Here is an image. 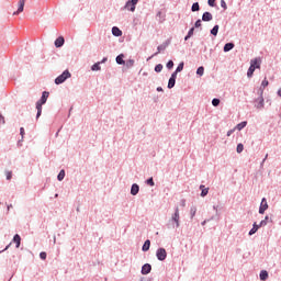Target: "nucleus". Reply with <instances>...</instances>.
Listing matches in <instances>:
<instances>
[{
    "mask_svg": "<svg viewBox=\"0 0 281 281\" xmlns=\"http://www.w3.org/2000/svg\"><path fill=\"white\" fill-rule=\"evenodd\" d=\"M47 98H49V92L44 91L42 93L41 100H38L36 102V110H37L36 120H38V117H41V114L43 113V104H45L47 102Z\"/></svg>",
    "mask_w": 281,
    "mask_h": 281,
    "instance_id": "f257e3e1",
    "label": "nucleus"
},
{
    "mask_svg": "<svg viewBox=\"0 0 281 281\" xmlns=\"http://www.w3.org/2000/svg\"><path fill=\"white\" fill-rule=\"evenodd\" d=\"M262 63V60H260V58H255L250 60V67L247 71V77L251 78V76H254V71H256V69H260V64Z\"/></svg>",
    "mask_w": 281,
    "mask_h": 281,
    "instance_id": "f03ea898",
    "label": "nucleus"
},
{
    "mask_svg": "<svg viewBox=\"0 0 281 281\" xmlns=\"http://www.w3.org/2000/svg\"><path fill=\"white\" fill-rule=\"evenodd\" d=\"M68 78H71V72H69V70H65L55 79V85H63V82H65V80Z\"/></svg>",
    "mask_w": 281,
    "mask_h": 281,
    "instance_id": "7ed1b4c3",
    "label": "nucleus"
},
{
    "mask_svg": "<svg viewBox=\"0 0 281 281\" xmlns=\"http://www.w3.org/2000/svg\"><path fill=\"white\" fill-rule=\"evenodd\" d=\"M156 256H157L158 260L164 261L168 257V252H166V250L164 248H159L156 251Z\"/></svg>",
    "mask_w": 281,
    "mask_h": 281,
    "instance_id": "20e7f679",
    "label": "nucleus"
},
{
    "mask_svg": "<svg viewBox=\"0 0 281 281\" xmlns=\"http://www.w3.org/2000/svg\"><path fill=\"white\" fill-rule=\"evenodd\" d=\"M267 210H269V204L267 203V199L263 198L261 200V204H260V207H259V214H265V212H267Z\"/></svg>",
    "mask_w": 281,
    "mask_h": 281,
    "instance_id": "39448f33",
    "label": "nucleus"
},
{
    "mask_svg": "<svg viewBox=\"0 0 281 281\" xmlns=\"http://www.w3.org/2000/svg\"><path fill=\"white\" fill-rule=\"evenodd\" d=\"M139 0H131L127 1V3L125 4L126 10H130L131 12H135V5H137Z\"/></svg>",
    "mask_w": 281,
    "mask_h": 281,
    "instance_id": "423d86ee",
    "label": "nucleus"
},
{
    "mask_svg": "<svg viewBox=\"0 0 281 281\" xmlns=\"http://www.w3.org/2000/svg\"><path fill=\"white\" fill-rule=\"evenodd\" d=\"M25 8V0H19L18 2V10L13 12L14 15L21 14Z\"/></svg>",
    "mask_w": 281,
    "mask_h": 281,
    "instance_id": "0eeeda50",
    "label": "nucleus"
},
{
    "mask_svg": "<svg viewBox=\"0 0 281 281\" xmlns=\"http://www.w3.org/2000/svg\"><path fill=\"white\" fill-rule=\"evenodd\" d=\"M150 271H153V266H150V263H145L142 267V274L143 276H148V273H150Z\"/></svg>",
    "mask_w": 281,
    "mask_h": 281,
    "instance_id": "6e6552de",
    "label": "nucleus"
},
{
    "mask_svg": "<svg viewBox=\"0 0 281 281\" xmlns=\"http://www.w3.org/2000/svg\"><path fill=\"white\" fill-rule=\"evenodd\" d=\"M171 218L176 223V227H179V218H180L179 207L176 209V212H175V214L172 215Z\"/></svg>",
    "mask_w": 281,
    "mask_h": 281,
    "instance_id": "1a4fd4ad",
    "label": "nucleus"
},
{
    "mask_svg": "<svg viewBox=\"0 0 281 281\" xmlns=\"http://www.w3.org/2000/svg\"><path fill=\"white\" fill-rule=\"evenodd\" d=\"M65 45V37L59 36L55 41V47H63Z\"/></svg>",
    "mask_w": 281,
    "mask_h": 281,
    "instance_id": "9d476101",
    "label": "nucleus"
},
{
    "mask_svg": "<svg viewBox=\"0 0 281 281\" xmlns=\"http://www.w3.org/2000/svg\"><path fill=\"white\" fill-rule=\"evenodd\" d=\"M212 19H213L212 13H210L207 11L204 12L203 15H202V21L207 22V21H212Z\"/></svg>",
    "mask_w": 281,
    "mask_h": 281,
    "instance_id": "9b49d317",
    "label": "nucleus"
},
{
    "mask_svg": "<svg viewBox=\"0 0 281 281\" xmlns=\"http://www.w3.org/2000/svg\"><path fill=\"white\" fill-rule=\"evenodd\" d=\"M138 192H139V186H137V184H133L132 186V189H131V194L133 195V196H135V195H137L138 194Z\"/></svg>",
    "mask_w": 281,
    "mask_h": 281,
    "instance_id": "f8f14e48",
    "label": "nucleus"
},
{
    "mask_svg": "<svg viewBox=\"0 0 281 281\" xmlns=\"http://www.w3.org/2000/svg\"><path fill=\"white\" fill-rule=\"evenodd\" d=\"M13 243H15L16 249L21 247V236L19 234L14 235Z\"/></svg>",
    "mask_w": 281,
    "mask_h": 281,
    "instance_id": "ddd939ff",
    "label": "nucleus"
},
{
    "mask_svg": "<svg viewBox=\"0 0 281 281\" xmlns=\"http://www.w3.org/2000/svg\"><path fill=\"white\" fill-rule=\"evenodd\" d=\"M113 36H122V31L117 26L112 27Z\"/></svg>",
    "mask_w": 281,
    "mask_h": 281,
    "instance_id": "4468645a",
    "label": "nucleus"
},
{
    "mask_svg": "<svg viewBox=\"0 0 281 281\" xmlns=\"http://www.w3.org/2000/svg\"><path fill=\"white\" fill-rule=\"evenodd\" d=\"M200 190H202L201 196H207V193L210 192L209 188H205V186L201 184Z\"/></svg>",
    "mask_w": 281,
    "mask_h": 281,
    "instance_id": "2eb2a0df",
    "label": "nucleus"
},
{
    "mask_svg": "<svg viewBox=\"0 0 281 281\" xmlns=\"http://www.w3.org/2000/svg\"><path fill=\"white\" fill-rule=\"evenodd\" d=\"M258 229H260V225H258V224H254L252 225V228L250 229V232H249V236H254V234H256V232H258Z\"/></svg>",
    "mask_w": 281,
    "mask_h": 281,
    "instance_id": "dca6fc26",
    "label": "nucleus"
},
{
    "mask_svg": "<svg viewBox=\"0 0 281 281\" xmlns=\"http://www.w3.org/2000/svg\"><path fill=\"white\" fill-rule=\"evenodd\" d=\"M260 280L265 281L267 278H269V272L267 270H262L259 274Z\"/></svg>",
    "mask_w": 281,
    "mask_h": 281,
    "instance_id": "f3484780",
    "label": "nucleus"
},
{
    "mask_svg": "<svg viewBox=\"0 0 281 281\" xmlns=\"http://www.w3.org/2000/svg\"><path fill=\"white\" fill-rule=\"evenodd\" d=\"M148 249H150V239H147L142 248L143 251H148Z\"/></svg>",
    "mask_w": 281,
    "mask_h": 281,
    "instance_id": "a211bd4d",
    "label": "nucleus"
},
{
    "mask_svg": "<svg viewBox=\"0 0 281 281\" xmlns=\"http://www.w3.org/2000/svg\"><path fill=\"white\" fill-rule=\"evenodd\" d=\"M116 63H117V65H125V63L126 61H124V55H119L117 57H116Z\"/></svg>",
    "mask_w": 281,
    "mask_h": 281,
    "instance_id": "6ab92c4d",
    "label": "nucleus"
},
{
    "mask_svg": "<svg viewBox=\"0 0 281 281\" xmlns=\"http://www.w3.org/2000/svg\"><path fill=\"white\" fill-rule=\"evenodd\" d=\"M245 126H247V121H244V122L237 124L235 130L243 131V128H245Z\"/></svg>",
    "mask_w": 281,
    "mask_h": 281,
    "instance_id": "aec40b11",
    "label": "nucleus"
},
{
    "mask_svg": "<svg viewBox=\"0 0 281 281\" xmlns=\"http://www.w3.org/2000/svg\"><path fill=\"white\" fill-rule=\"evenodd\" d=\"M233 47H234V43H227L224 46V52H232Z\"/></svg>",
    "mask_w": 281,
    "mask_h": 281,
    "instance_id": "412c9836",
    "label": "nucleus"
},
{
    "mask_svg": "<svg viewBox=\"0 0 281 281\" xmlns=\"http://www.w3.org/2000/svg\"><path fill=\"white\" fill-rule=\"evenodd\" d=\"M191 10H192V12H199V10H200L199 2L193 3L191 7Z\"/></svg>",
    "mask_w": 281,
    "mask_h": 281,
    "instance_id": "4be33fe9",
    "label": "nucleus"
},
{
    "mask_svg": "<svg viewBox=\"0 0 281 281\" xmlns=\"http://www.w3.org/2000/svg\"><path fill=\"white\" fill-rule=\"evenodd\" d=\"M57 179H58V181H63V179H65V170H60L59 171V173H58V176H57Z\"/></svg>",
    "mask_w": 281,
    "mask_h": 281,
    "instance_id": "5701e85b",
    "label": "nucleus"
},
{
    "mask_svg": "<svg viewBox=\"0 0 281 281\" xmlns=\"http://www.w3.org/2000/svg\"><path fill=\"white\" fill-rule=\"evenodd\" d=\"M211 34H212L213 36H217V34H218V25H215V26L211 30Z\"/></svg>",
    "mask_w": 281,
    "mask_h": 281,
    "instance_id": "b1692460",
    "label": "nucleus"
},
{
    "mask_svg": "<svg viewBox=\"0 0 281 281\" xmlns=\"http://www.w3.org/2000/svg\"><path fill=\"white\" fill-rule=\"evenodd\" d=\"M167 45H159L157 47L158 52L155 54V56H157V54H161V52H164L166 49Z\"/></svg>",
    "mask_w": 281,
    "mask_h": 281,
    "instance_id": "393cba45",
    "label": "nucleus"
},
{
    "mask_svg": "<svg viewBox=\"0 0 281 281\" xmlns=\"http://www.w3.org/2000/svg\"><path fill=\"white\" fill-rule=\"evenodd\" d=\"M100 69H101L100 63H97V64L92 65V67H91L92 71H100Z\"/></svg>",
    "mask_w": 281,
    "mask_h": 281,
    "instance_id": "a878e982",
    "label": "nucleus"
},
{
    "mask_svg": "<svg viewBox=\"0 0 281 281\" xmlns=\"http://www.w3.org/2000/svg\"><path fill=\"white\" fill-rule=\"evenodd\" d=\"M176 82H177L176 79H169L168 89H172L175 87Z\"/></svg>",
    "mask_w": 281,
    "mask_h": 281,
    "instance_id": "bb28decb",
    "label": "nucleus"
},
{
    "mask_svg": "<svg viewBox=\"0 0 281 281\" xmlns=\"http://www.w3.org/2000/svg\"><path fill=\"white\" fill-rule=\"evenodd\" d=\"M194 34V27L190 29L188 32V35L184 37V41H188V38H191V36Z\"/></svg>",
    "mask_w": 281,
    "mask_h": 281,
    "instance_id": "cd10ccee",
    "label": "nucleus"
},
{
    "mask_svg": "<svg viewBox=\"0 0 281 281\" xmlns=\"http://www.w3.org/2000/svg\"><path fill=\"white\" fill-rule=\"evenodd\" d=\"M236 150H237L238 154H240V153H243V150H245V146H244L241 143H239V144L237 145Z\"/></svg>",
    "mask_w": 281,
    "mask_h": 281,
    "instance_id": "c85d7f7f",
    "label": "nucleus"
},
{
    "mask_svg": "<svg viewBox=\"0 0 281 281\" xmlns=\"http://www.w3.org/2000/svg\"><path fill=\"white\" fill-rule=\"evenodd\" d=\"M164 69V65H161V64H158V65H156V67H155V71L157 72V74H160V71Z\"/></svg>",
    "mask_w": 281,
    "mask_h": 281,
    "instance_id": "c756f323",
    "label": "nucleus"
},
{
    "mask_svg": "<svg viewBox=\"0 0 281 281\" xmlns=\"http://www.w3.org/2000/svg\"><path fill=\"white\" fill-rule=\"evenodd\" d=\"M204 71H205V68H203V66H200L196 70V74L198 76H203Z\"/></svg>",
    "mask_w": 281,
    "mask_h": 281,
    "instance_id": "7c9ffc66",
    "label": "nucleus"
},
{
    "mask_svg": "<svg viewBox=\"0 0 281 281\" xmlns=\"http://www.w3.org/2000/svg\"><path fill=\"white\" fill-rule=\"evenodd\" d=\"M266 87H269V80H267V78H265L261 82V88H266Z\"/></svg>",
    "mask_w": 281,
    "mask_h": 281,
    "instance_id": "2f4dec72",
    "label": "nucleus"
},
{
    "mask_svg": "<svg viewBox=\"0 0 281 281\" xmlns=\"http://www.w3.org/2000/svg\"><path fill=\"white\" fill-rule=\"evenodd\" d=\"M190 214H191V218H193V216H196V207L195 206L191 207Z\"/></svg>",
    "mask_w": 281,
    "mask_h": 281,
    "instance_id": "473e14b6",
    "label": "nucleus"
},
{
    "mask_svg": "<svg viewBox=\"0 0 281 281\" xmlns=\"http://www.w3.org/2000/svg\"><path fill=\"white\" fill-rule=\"evenodd\" d=\"M212 104H213V106H218L221 104V100L220 99H213Z\"/></svg>",
    "mask_w": 281,
    "mask_h": 281,
    "instance_id": "72a5a7b5",
    "label": "nucleus"
},
{
    "mask_svg": "<svg viewBox=\"0 0 281 281\" xmlns=\"http://www.w3.org/2000/svg\"><path fill=\"white\" fill-rule=\"evenodd\" d=\"M173 67H175V61L169 60V61L167 63V69H172Z\"/></svg>",
    "mask_w": 281,
    "mask_h": 281,
    "instance_id": "f704fd0d",
    "label": "nucleus"
},
{
    "mask_svg": "<svg viewBox=\"0 0 281 281\" xmlns=\"http://www.w3.org/2000/svg\"><path fill=\"white\" fill-rule=\"evenodd\" d=\"M176 71L179 74L181 71H183V63H180L176 69Z\"/></svg>",
    "mask_w": 281,
    "mask_h": 281,
    "instance_id": "c9c22d12",
    "label": "nucleus"
},
{
    "mask_svg": "<svg viewBox=\"0 0 281 281\" xmlns=\"http://www.w3.org/2000/svg\"><path fill=\"white\" fill-rule=\"evenodd\" d=\"M40 258H41L42 260H47V252H41V254H40Z\"/></svg>",
    "mask_w": 281,
    "mask_h": 281,
    "instance_id": "e433bc0d",
    "label": "nucleus"
},
{
    "mask_svg": "<svg viewBox=\"0 0 281 281\" xmlns=\"http://www.w3.org/2000/svg\"><path fill=\"white\" fill-rule=\"evenodd\" d=\"M207 3L211 8H214V5H216V0H209Z\"/></svg>",
    "mask_w": 281,
    "mask_h": 281,
    "instance_id": "4c0bfd02",
    "label": "nucleus"
},
{
    "mask_svg": "<svg viewBox=\"0 0 281 281\" xmlns=\"http://www.w3.org/2000/svg\"><path fill=\"white\" fill-rule=\"evenodd\" d=\"M221 7H222L224 10H227V3L225 2V0H221Z\"/></svg>",
    "mask_w": 281,
    "mask_h": 281,
    "instance_id": "58836bf2",
    "label": "nucleus"
},
{
    "mask_svg": "<svg viewBox=\"0 0 281 281\" xmlns=\"http://www.w3.org/2000/svg\"><path fill=\"white\" fill-rule=\"evenodd\" d=\"M5 176H7L8 181H10V179H12V171H7Z\"/></svg>",
    "mask_w": 281,
    "mask_h": 281,
    "instance_id": "ea45409f",
    "label": "nucleus"
},
{
    "mask_svg": "<svg viewBox=\"0 0 281 281\" xmlns=\"http://www.w3.org/2000/svg\"><path fill=\"white\" fill-rule=\"evenodd\" d=\"M147 186H155V181L153 180V178H149L148 180H147Z\"/></svg>",
    "mask_w": 281,
    "mask_h": 281,
    "instance_id": "a19ab883",
    "label": "nucleus"
},
{
    "mask_svg": "<svg viewBox=\"0 0 281 281\" xmlns=\"http://www.w3.org/2000/svg\"><path fill=\"white\" fill-rule=\"evenodd\" d=\"M178 74H179L178 71H175V72L171 75L170 79H171V80H177V75H178Z\"/></svg>",
    "mask_w": 281,
    "mask_h": 281,
    "instance_id": "79ce46f5",
    "label": "nucleus"
},
{
    "mask_svg": "<svg viewBox=\"0 0 281 281\" xmlns=\"http://www.w3.org/2000/svg\"><path fill=\"white\" fill-rule=\"evenodd\" d=\"M0 124H5V117L0 113Z\"/></svg>",
    "mask_w": 281,
    "mask_h": 281,
    "instance_id": "37998d69",
    "label": "nucleus"
},
{
    "mask_svg": "<svg viewBox=\"0 0 281 281\" xmlns=\"http://www.w3.org/2000/svg\"><path fill=\"white\" fill-rule=\"evenodd\" d=\"M267 225V220H262L259 224V227H265Z\"/></svg>",
    "mask_w": 281,
    "mask_h": 281,
    "instance_id": "c03bdc74",
    "label": "nucleus"
},
{
    "mask_svg": "<svg viewBox=\"0 0 281 281\" xmlns=\"http://www.w3.org/2000/svg\"><path fill=\"white\" fill-rule=\"evenodd\" d=\"M234 131H236V127H235V128H233V130H229V131L227 132V137H231V136H232V134L234 133Z\"/></svg>",
    "mask_w": 281,
    "mask_h": 281,
    "instance_id": "a18cd8bd",
    "label": "nucleus"
},
{
    "mask_svg": "<svg viewBox=\"0 0 281 281\" xmlns=\"http://www.w3.org/2000/svg\"><path fill=\"white\" fill-rule=\"evenodd\" d=\"M20 135L23 137L25 135V128L21 127L20 128Z\"/></svg>",
    "mask_w": 281,
    "mask_h": 281,
    "instance_id": "49530a36",
    "label": "nucleus"
},
{
    "mask_svg": "<svg viewBox=\"0 0 281 281\" xmlns=\"http://www.w3.org/2000/svg\"><path fill=\"white\" fill-rule=\"evenodd\" d=\"M195 27H201V20H198V21L195 22Z\"/></svg>",
    "mask_w": 281,
    "mask_h": 281,
    "instance_id": "de8ad7c7",
    "label": "nucleus"
},
{
    "mask_svg": "<svg viewBox=\"0 0 281 281\" xmlns=\"http://www.w3.org/2000/svg\"><path fill=\"white\" fill-rule=\"evenodd\" d=\"M157 91H164V88L162 87H158Z\"/></svg>",
    "mask_w": 281,
    "mask_h": 281,
    "instance_id": "09e8293b",
    "label": "nucleus"
},
{
    "mask_svg": "<svg viewBox=\"0 0 281 281\" xmlns=\"http://www.w3.org/2000/svg\"><path fill=\"white\" fill-rule=\"evenodd\" d=\"M278 95L281 98V88L278 90Z\"/></svg>",
    "mask_w": 281,
    "mask_h": 281,
    "instance_id": "8fccbe9b",
    "label": "nucleus"
},
{
    "mask_svg": "<svg viewBox=\"0 0 281 281\" xmlns=\"http://www.w3.org/2000/svg\"><path fill=\"white\" fill-rule=\"evenodd\" d=\"M265 221H266V222L269 221V216H266V217H265Z\"/></svg>",
    "mask_w": 281,
    "mask_h": 281,
    "instance_id": "3c124183",
    "label": "nucleus"
},
{
    "mask_svg": "<svg viewBox=\"0 0 281 281\" xmlns=\"http://www.w3.org/2000/svg\"><path fill=\"white\" fill-rule=\"evenodd\" d=\"M10 207H12V205H9V206H8V210H10Z\"/></svg>",
    "mask_w": 281,
    "mask_h": 281,
    "instance_id": "603ef678",
    "label": "nucleus"
},
{
    "mask_svg": "<svg viewBox=\"0 0 281 281\" xmlns=\"http://www.w3.org/2000/svg\"><path fill=\"white\" fill-rule=\"evenodd\" d=\"M202 225H205V222H203Z\"/></svg>",
    "mask_w": 281,
    "mask_h": 281,
    "instance_id": "864d4df0",
    "label": "nucleus"
}]
</instances>
